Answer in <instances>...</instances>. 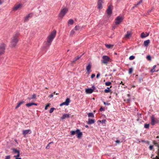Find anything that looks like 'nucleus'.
<instances>
[{
	"label": "nucleus",
	"mask_w": 159,
	"mask_h": 159,
	"mask_svg": "<svg viewBox=\"0 0 159 159\" xmlns=\"http://www.w3.org/2000/svg\"><path fill=\"white\" fill-rule=\"evenodd\" d=\"M156 123L154 116H152L151 117V124L152 125H154Z\"/></svg>",
	"instance_id": "14"
},
{
	"label": "nucleus",
	"mask_w": 159,
	"mask_h": 159,
	"mask_svg": "<svg viewBox=\"0 0 159 159\" xmlns=\"http://www.w3.org/2000/svg\"><path fill=\"white\" fill-rule=\"evenodd\" d=\"M112 6L111 5H109L107 10V14L110 15L112 13Z\"/></svg>",
	"instance_id": "7"
},
{
	"label": "nucleus",
	"mask_w": 159,
	"mask_h": 159,
	"mask_svg": "<svg viewBox=\"0 0 159 159\" xmlns=\"http://www.w3.org/2000/svg\"><path fill=\"white\" fill-rule=\"evenodd\" d=\"M81 27L80 26H79V25H76L75 26L74 30H78L80 29Z\"/></svg>",
	"instance_id": "30"
},
{
	"label": "nucleus",
	"mask_w": 159,
	"mask_h": 159,
	"mask_svg": "<svg viewBox=\"0 0 159 159\" xmlns=\"http://www.w3.org/2000/svg\"><path fill=\"white\" fill-rule=\"evenodd\" d=\"M153 148V146L152 145H150L149 147V148L150 150H152Z\"/></svg>",
	"instance_id": "47"
},
{
	"label": "nucleus",
	"mask_w": 159,
	"mask_h": 159,
	"mask_svg": "<svg viewBox=\"0 0 159 159\" xmlns=\"http://www.w3.org/2000/svg\"><path fill=\"white\" fill-rule=\"evenodd\" d=\"M156 67V65H154L153 66L151 70L150 71L152 73H153L154 72L156 71L155 69Z\"/></svg>",
	"instance_id": "27"
},
{
	"label": "nucleus",
	"mask_w": 159,
	"mask_h": 159,
	"mask_svg": "<svg viewBox=\"0 0 159 159\" xmlns=\"http://www.w3.org/2000/svg\"><path fill=\"white\" fill-rule=\"evenodd\" d=\"M33 103H27L26 104V106L27 107H30L31 106H32V105H33Z\"/></svg>",
	"instance_id": "32"
},
{
	"label": "nucleus",
	"mask_w": 159,
	"mask_h": 159,
	"mask_svg": "<svg viewBox=\"0 0 159 159\" xmlns=\"http://www.w3.org/2000/svg\"><path fill=\"white\" fill-rule=\"evenodd\" d=\"M53 142H50L48 144V145H47V146H46V148L47 149H49V148H50V144H51V143H53Z\"/></svg>",
	"instance_id": "37"
},
{
	"label": "nucleus",
	"mask_w": 159,
	"mask_h": 159,
	"mask_svg": "<svg viewBox=\"0 0 159 159\" xmlns=\"http://www.w3.org/2000/svg\"><path fill=\"white\" fill-rule=\"evenodd\" d=\"M33 105H36V106L37 105V104H36V103H33Z\"/></svg>",
	"instance_id": "61"
},
{
	"label": "nucleus",
	"mask_w": 159,
	"mask_h": 159,
	"mask_svg": "<svg viewBox=\"0 0 159 159\" xmlns=\"http://www.w3.org/2000/svg\"><path fill=\"white\" fill-rule=\"evenodd\" d=\"M105 84L106 86H109L111 84V83L110 82H107L105 83Z\"/></svg>",
	"instance_id": "33"
},
{
	"label": "nucleus",
	"mask_w": 159,
	"mask_h": 159,
	"mask_svg": "<svg viewBox=\"0 0 159 159\" xmlns=\"http://www.w3.org/2000/svg\"><path fill=\"white\" fill-rule=\"evenodd\" d=\"M111 91V90L110 89V88L109 87H107V89H105L104 90V92L105 93H108L109 92H110Z\"/></svg>",
	"instance_id": "26"
},
{
	"label": "nucleus",
	"mask_w": 159,
	"mask_h": 159,
	"mask_svg": "<svg viewBox=\"0 0 159 159\" xmlns=\"http://www.w3.org/2000/svg\"><path fill=\"white\" fill-rule=\"evenodd\" d=\"M105 46L108 48L109 49H112L113 48L114 45H111V44H105Z\"/></svg>",
	"instance_id": "20"
},
{
	"label": "nucleus",
	"mask_w": 159,
	"mask_h": 159,
	"mask_svg": "<svg viewBox=\"0 0 159 159\" xmlns=\"http://www.w3.org/2000/svg\"><path fill=\"white\" fill-rule=\"evenodd\" d=\"M156 153L157 154V156H158V157H159V152H157Z\"/></svg>",
	"instance_id": "56"
},
{
	"label": "nucleus",
	"mask_w": 159,
	"mask_h": 159,
	"mask_svg": "<svg viewBox=\"0 0 159 159\" xmlns=\"http://www.w3.org/2000/svg\"><path fill=\"white\" fill-rule=\"evenodd\" d=\"M153 143L154 145L156 146L159 147V145L158 144V143H157L155 141H154L153 142Z\"/></svg>",
	"instance_id": "39"
},
{
	"label": "nucleus",
	"mask_w": 159,
	"mask_h": 159,
	"mask_svg": "<svg viewBox=\"0 0 159 159\" xmlns=\"http://www.w3.org/2000/svg\"><path fill=\"white\" fill-rule=\"evenodd\" d=\"M24 102H25L24 101H20V102H18L17 103V106L15 107V109H17L19 107H20V106L21 104H23L24 103Z\"/></svg>",
	"instance_id": "19"
},
{
	"label": "nucleus",
	"mask_w": 159,
	"mask_h": 159,
	"mask_svg": "<svg viewBox=\"0 0 159 159\" xmlns=\"http://www.w3.org/2000/svg\"><path fill=\"white\" fill-rule=\"evenodd\" d=\"M152 159H159V157H158V156H156L155 158H154Z\"/></svg>",
	"instance_id": "52"
},
{
	"label": "nucleus",
	"mask_w": 159,
	"mask_h": 159,
	"mask_svg": "<svg viewBox=\"0 0 159 159\" xmlns=\"http://www.w3.org/2000/svg\"><path fill=\"white\" fill-rule=\"evenodd\" d=\"M149 35V34L148 33L147 35H146L143 32L141 34V37L142 38H144L147 36H148Z\"/></svg>",
	"instance_id": "21"
},
{
	"label": "nucleus",
	"mask_w": 159,
	"mask_h": 159,
	"mask_svg": "<svg viewBox=\"0 0 159 159\" xmlns=\"http://www.w3.org/2000/svg\"><path fill=\"white\" fill-rule=\"evenodd\" d=\"M3 2L1 0H0V4H1Z\"/></svg>",
	"instance_id": "60"
},
{
	"label": "nucleus",
	"mask_w": 159,
	"mask_h": 159,
	"mask_svg": "<svg viewBox=\"0 0 159 159\" xmlns=\"http://www.w3.org/2000/svg\"><path fill=\"white\" fill-rule=\"evenodd\" d=\"M36 98V96L35 94H34L31 97H28V99L29 100H30L32 99H34Z\"/></svg>",
	"instance_id": "25"
},
{
	"label": "nucleus",
	"mask_w": 159,
	"mask_h": 159,
	"mask_svg": "<svg viewBox=\"0 0 159 159\" xmlns=\"http://www.w3.org/2000/svg\"><path fill=\"white\" fill-rule=\"evenodd\" d=\"M133 72V69L132 68H130L129 69V73L130 74H131Z\"/></svg>",
	"instance_id": "38"
},
{
	"label": "nucleus",
	"mask_w": 159,
	"mask_h": 159,
	"mask_svg": "<svg viewBox=\"0 0 159 159\" xmlns=\"http://www.w3.org/2000/svg\"><path fill=\"white\" fill-rule=\"evenodd\" d=\"M126 100H127L128 102H129V101H130V98H127V99H126Z\"/></svg>",
	"instance_id": "57"
},
{
	"label": "nucleus",
	"mask_w": 159,
	"mask_h": 159,
	"mask_svg": "<svg viewBox=\"0 0 159 159\" xmlns=\"http://www.w3.org/2000/svg\"><path fill=\"white\" fill-rule=\"evenodd\" d=\"M56 34V31L54 30L52 31L49 35L47 38V45L49 46L51 44L54 38L55 37Z\"/></svg>",
	"instance_id": "2"
},
{
	"label": "nucleus",
	"mask_w": 159,
	"mask_h": 159,
	"mask_svg": "<svg viewBox=\"0 0 159 159\" xmlns=\"http://www.w3.org/2000/svg\"><path fill=\"white\" fill-rule=\"evenodd\" d=\"M22 6L21 4L15 5L13 8V10L15 11H17L18 9L21 8Z\"/></svg>",
	"instance_id": "11"
},
{
	"label": "nucleus",
	"mask_w": 159,
	"mask_h": 159,
	"mask_svg": "<svg viewBox=\"0 0 159 159\" xmlns=\"http://www.w3.org/2000/svg\"><path fill=\"white\" fill-rule=\"evenodd\" d=\"M70 99L69 98H67L66 99V101L61 103L60 106H61L63 105H65L66 106H68L70 102Z\"/></svg>",
	"instance_id": "9"
},
{
	"label": "nucleus",
	"mask_w": 159,
	"mask_h": 159,
	"mask_svg": "<svg viewBox=\"0 0 159 159\" xmlns=\"http://www.w3.org/2000/svg\"><path fill=\"white\" fill-rule=\"evenodd\" d=\"M95 76V74H92L91 76V79H93L94 77Z\"/></svg>",
	"instance_id": "43"
},
{
	"label": "nucleus",
	"mask_w": 159,
	"mask_h": 159,
	"mask_svg": "<svg viewBox=\"0 0 159 159\" xmlns=\"http://www.w3.org/2000/svg\"><path fill=\"white\" fill-rule=\"evenodd\" d=\"M100 75V74L99 73H98L97 75V76H96V78H99V77Z\"/></svg>",
	"instance_id": "49"
},
{
	"label": "nucleus",
	"mask_w": 159,
	"mask_h": 159,
	"mask_svg": "<svg viewBox=\"0 0 159 159\" xmlns=\"http://www.w3.org/2000/svg\"><path fill=\"white\" fill-rule=\"evenodd\" d=\"M70 115V114H64L61 117V118L62 119H64L66 118H68L69 117Z\"/></svg>",
	"instance_id": "15"
},
{
	"label": "nucleus",
	"mask_w": 159,
	"mask_h": 159,
	"mask_svg": "<svg viewBox=\"0 0 159 159\" xmlns=\"http://www.w3.org/2000/svg\"><path fill=\"white\" fill-rule=\"evenodd\" d=\"M149 127V124H145L144 125V128L146 129H148Z\"/></svg>",
	"instance_id": "36"
},
{
	"label": "nucleus",
	"mask_w": 159,
	"mask_h": 159,
	"mask_svg": "<svg viewBox=\"0 0 159 159\" xmlns=\"http://www.w3.org/2000/svg\"><path fill=\"white\" fill-rule=\"evenodd\" d=\"M75 33V31L74 30H72L70 33V35L72 36Z\"/></svg>",
	"instance_id": "35"
},
{
	"label": "nucleus",
	"mask_w": 159,
	"mask_h": 159,
	"mask_svg": "<svg viewBox=\"0 0 159 159\" xmlns=\"http://www.w3.org/2000/svg\"><path fill=\"white\" fill-rule=\"evenodd\" d=\"M116 143H120V141L119 140H117L116 141Z\"/></svg>",
	"instance_id": "53"
},
{
	"label": "nucleus",
	"mask_w": 159,
	"mask_h": 159,
	"mask_svg": "<svg viewBox=\"0 0 159 159\" xmlns=\"http://www.w3.org/2000/svg\"><path fill=\"white\" fill-rule=\"evenodd\" d=\"M54 109H55V108H51L49 110V113H52L53 112Z\"/></svg>",
	"instance_id": "40"
},
{
	"label": "nucleus",
	"mask_w": 159,
	"mask_h": 159,
	"mask_svg": "<svg viewBox=\"0 0 159 159\" xmlns=\"http://www.w3.org/2000/svg\"><path fill=\"white\" fill-rule=\"evenodd\" d=\"M19 34H20L18 32H17L13 35L10 43L11 47H13L16 45L18 41V37Z\"/></svg>",
	"instance_id": "1"
},
{
	"label": "nucleus",
	"mask_w": 159,
	"mask_h": 159,
	"mask_svg": "<svg viewBox=\"0 0 159 159\" xmlns=\"http://www.w3.org/2000/svg\"><path fill=\"white\" fill-rule=\"evenodd\" d=\"M150 42V40L148 39L144 41V45L145 46H147Z\"/></svg>",
	"instance_id": "22"
},
{
	"label": "nucleus",
	"mask_w": 159,
	"mask_h": 159,
	"mask_svg": "<svg viewBox=\"0 0 159 159\" xmlns=\"http://www.w3.org/2000/svg\"><path fill=\"white\" fill-rule=\"evenodd\" d=\"M143 0H140L137 4L139 5V4L141 3L142 2Z\"/></svg>",
	"instance_id": "48"
},
{
	"label": "nucleus",
	"mask_w": 159,
	"mask_h": 159,
	"mask_svg": "<svg viewBox=\"0 0 159 159\" xmlns=\"http://www.w3.org/2000/svg\"><path fill=\"white\" fill-rule=\"evenodd\" d=\"M138 4H134V6L135 7H137V6H138Z\"/></svg>",
	"instance_id": "58"
},
{
	"label": "nucleus",
	"mask_w": 159,
	"mask_h": 159,
	"mask_svg": "<svg viewBox=\"0 0 159 159\" xmlns=\"http://www.w3.org/2000/svg\"><path fill=\"white\" fill-rule=\"evenodd\" d=\"M103 3V0H98V8L101 9L102 8V4Z\"/></svg>",
	"instance_id": "10"
},
{
	"label": "nucleus",
	"mask_w": 159,
	"mask_h": 159,
	"mask_svg": "<svg viewBox=\"0 0 159 159\" xmlns=\"http://www.w3.org/2000/svg\"><path fill=\"white\" fill-rule=\"evenodd\" d=\"M131 32L128 31L127 32V33L125 35V38L126 39L129 38L131 36Z\"/></svg>",
	"instance_id": "16"
},
{
	"label": "nucleus",
	"mask_w": 159,
	"mask_h": 159,
	"mask_svg": "<svg viewBox=\"0 0 159 159\" xmlns=\"http://www.w3.org/2000/svg\"><path fill=\"white\" fill-rule=\"evenodd\" d=\"M123 18L120 16L117 17L116 19L115 23L116 25L119 24L122 21Z\"/></svg>",
	"instance_id": "6"
},
{
	"label": "nucleus",
	"mask_w": 159,
	"mask_h": 159,
	"mask_svg": "<svg viewBox=\"0 0 159 159\" xmlns=\"http://www.w3.org/2000/svg\"><path fill=\"white\" fill-rule=\"evenodd\" d=\"M71 135H74L77 133V130L75 131H71L70 132Z\"/></svg>",
	"instance_id": "29"
},
{
	"label": "nucleus",
	"mask_w": 159,
	"mask_h": 159,
	"mask_svg": "<svg viewBox=\"0 0 159 159\" xmlns=\"http://www.w3.org/2000/svg\"><path fill=\"white\" fill-rule=\"evenodd\" d=\"M91 67L92 65L90 63H89L88 65L86 66V69L88 74H89V71L91 68Z\"/></svg>",
	"instance_id": "13"
},
{
	"label": "nucleus",
	"mask_w": 159,
	"mask_h": 159,
	"mask_svg": "<svg viewBox=\"0 0 159 159\" xmlns=\"http://www.w3.org/2000/svg\"><path fill=\"white\" fill-rule=\"evenodd\" d=\"M15 159H21V158L20 157L18 158V157H16Z\"/></svg>",
	"instance_id": "64"
},
{
	"label": "nucleus",
	"mask_w": 159,
	"mask_h": 159,
	"mask_svg": "<svg viewBox=\"0 0 159 159\" xmlns=\"http://www.w3.org/2000/svg\"><path fill=\"white\" fill-rule=\"evenodd\" d=\"M13 151V152L14 153H18V152L20 153V151L19 150H16V149L15 148H13L12 149Z\"/></svg>",
	"instance_id": "28"
},
{
	"label": "nucleus",
	"mask_w": 159,
	"mask_h": 159,
	"mask_svg": "<svg viewBox=\"0 0 159 159\" xmlns=\"http://www.w3.org/2000/svg\"><path fill=\"white\" fill-rule=\"evenodd\" d=\"M74 22L73 20L70 19L69 20L68 22V25H72L73 24Z\"/></svg>",
	"instance_id": "23"
},
{
	"label": "nucleus",
	"mask_w": 159,
	"mask_h": 159,
	"mask_svg": "<svg viewBox=\"0 0 159 159\" xmlns=\"http://www.w3.org/2000/svg\"><path fill=\"white\" fill-rule=\"evenodd\" d=\"M93 90L91 89H86V92L87 93H93Z\"/></svg>",
	"instance_id": "17"
},
{
	"label": "nucleus",
	"mask_w": 159,
	"mask_h": 159,
	"mask_svg": "<svg viewBox=\"0 0 159 159\" xmlns=\"http://www.w3.org/2000/svg\"><path fill=\"white\" fill-rule=\"evenodd\" d=\"M105 121H106V120H102V123H105Z\"/></svg>",
	"instance_id": "54"
},
{
	"label": "nucleus",
	"mask_w": 159,
	"mask_h": 159,
	"mask_svg": "<svg viewBox=\"0 0 159 159\" xmlns=\"http://www.w3.org/2000/svg\"><path fill=\"white\" fill-rule=\"evenodd\" d=\"M88 116L89 117H93L94 115L92 113H89L88 114Z\"/></svg>",
	"instance_id": "31"
},
{
	"label": "nucleus",
	"mask_w": 159,
	"mask_h": 159,
	"mask_svg": "<svg viewBox=\"0 0 159 159\" xmlns=\"http://www.w3.org/2000/svg\"><path fill=\"white\" fill-rule=\"evenodd\" d=\"M103 61L102 62L104 64H107L109 61L110 58L106 56H104L102 57Z\"/></svg>",
	"instance_id": "5"
},
{
	"label": "nucleus",
	"mask_w": 159,
	"mask_h": 159,
	"mask_svg": "<svg viewBox=\"0 0 159 159\" xmlns=\"http://www.w3.org/2000/svg\"><path fill=\"white\" fill-rule=\"evenodd\" d=\"M104 108H103V107H101L100 108V110L101 111H103L104 110Z\"/></svg>",
	"instance_id": "50"
},
{
	"label": "nucleus",
	"mask_w": 159,
	"mask_h": 159,
	"mask_svg": "<svg viewBox=\"0 0 159 159\" xmlns=\"http://www.w3.org/2000/svg\"><path fill=\"white\" fill-rule=\"evenodd\" d=\"M152 9H151L150 10H149L148 11V12H150L152 11Z\"/></svg>",
	"instance_id": "59"
},
{
	"label": "nucleus",
	"mask_w": 159,
	"mask_h": 159,
	"mask_svg": "<svg viewBox=\"0 0 159 159\" xmlns=\"http://www.w3.org/2000/svg\"><path fill=\"white\" fill-rule=\"evenodd\" d=\"M31 133V131L30 129L27 130H24L23 131L22 134L25 137H26V135L27 134H30Z\"/></svg>",
	"instance_id": "8"
},
{
	"label": "nucleus",
	"mask_w": 159,
	"mask_h": 159,
	"mask_svg": "<svg viewBox=\"0 0 159 159\" xmlns=\"http://www.w3.org/2000/svg\"><path fill=\"white\" fill-rule=\"evenodd\" d=\"M20 153H17V154L16 155H15L14 156V157H19V156H20Z\"/></svg>",
	"instance_id": "42"
},
{
	"label": "nucleus",
	"mask_w": 159,
	"mask_h": 159,
	"mask_svg": "<svg viewBox=\"0 0 159 159\" xmlns=\"http://www.w3.org/2000/svg\"><path fill=\"white\" fill-rule=\"evenodd\" d=\"M95 122L94 120L89 119L88 121L87 122V124L89 125L93 124Z\"/></svg>",
	"instance_id": "18"
},
{
	"label": "nucleus",
	"mask_w": 159,
	"mask_h": 159,
	"mask_svg": "<svg viewBox=\"0 0 159 159\" xmlns=\"http://www.w3.org/2000/svg\"><path fill=\"white\" fill-rule=\"evenodd\" d=\"M50 106V104H48L46 106V107H45V110H47V108L48 107H49Z\"/></svg>",
	"instance_id": "46"
},
{
	"label": "nucleus",
	"mask_w": 159,
	"mask_h": 159,
	"mask_svg": "<svg viewBox=\"0 0 159 159\" xmlns=\"http://www.w3.org/2000/svg\"><path fill=\"white\" fill-rule=\"evenodd\" d=\"M10 156L9 155L7 156H6L5 159H10Z\"/></svg>",
	"instance_id": "45"
},
{
	"label": "nucleus",
	"mask_w": 159,
	"mask_h": 159,
	"mask_svg": "<svg viewBox=\"0 0 159 159\" xmlns=\"http://www.w3.org/2000/svg\"><path fill=\"white\" fill-rule=\"evenodd\" d=\"M6 47V45L4 43H2L0 45V55L4 54Z\"/></svg>",
	"instance_id": "4"
},
{
	"label": "nucleus",
	"mask_w": 159,
	"mask_h": 159,
	"mask_svg": "<svg viewBox=\"0 0 159 159\" xmlns=\"http://www.w3.org/2000/svg\"><path fill=\"white\" fill-rule=\"evenodd\" d=\"M80 57H78L77 58H75V60L73 61V62H75L78 59L80 58Z\"/></svg>",
	"instance_id": "44"
},
{
	"label": "nucleus",
	"mask_w": 159,
	"mask_h": 159,
	"mask_svg": "<svg viewBox=\"0 0 159 159\" xmlns=\"http://www.w3.org/2000/svg\"><path fill=\"white\" fill-rule=\"evenodd\" d=\"M147 59L149 61H150L151 60V57L150 55L148 56L147 57Z\"/></svg>",
	"instance_id": "41"
},
{
	"label": "nucleus",
	"mask_w": 159,
	"mask_h": 159,
	"mask_svg": "<svg viewBox=\"0 0 159 159\" xmlns=\"http://www.w3.org/2000/svg\"><path fill=\"white\" fill-rule=\"evenodd\" d=\"M53 96V95L52 93L50 94L49 96V97L50 98H52Z\"/></svg>",
	"instance_id": "51"
},
{
	"label": "nucleus",
	"mask_w": 159,
	"mask_h": 159,
	"mask_svg": "<svg viewBox=\"0 0 159 159\" xmlns=\"http://www.w3.org/2000/svg\"><path fill=\"white\" fill-rule=\"evenodd\" d=\"M31 14H29L25 17V21H26L29 20V18Z\"/></svg>",
	"instance_id": "24"
},
{
	"label": "nucleus",
	"mask_w": 159,
	"mask_h": 159,
	"mask_svg": "<svg viewBox=\"0 0 159 159\" xmlns=\"http://www.w3.org/2000/svg\"><path fill=\"white\" fill-rule=\"evenodd\" d=\"M134 58H135V57L134 56H130L129 57V59L130 60H132L134 59Z\"/></svg>",
	"instance_id": "34"
},
{
	"label": "nucleus",
	"mask_w": 159,
	"mask_h": 159,
	"mask_svg": "<svg viewBox=\"0 0 159 159\" xmlns=\"http://www.w3.org/2000/svg\"><path fill=\"white\" fill-rule=\"evenodd\" d=\"M77 137L79 139L80 138L82 135V132H81L79 129H77Z\"/></svg>",
	"instance_id": "12"
},
{
	"label": "nucleus",
	"mask_w": 159,
	"mask_h": 159,
	"mask_svg": "<svg viewBox=\"0 0 159 159\" xmlns=\"http://www.w3.org/2000/svg\"><path fill=\"white\" fill-rule=\"evenodd\" d=\"M85 127L86 128H88L89 127V126L88 125H85Z\"/></svg>",
	"instance_id": "63"
},
{
	"label": "nucleus",
	"mask_w": 159,
	"mask_h": 159,
	"mask_svg": "<svg viewBox=\"0 0 159 159\" xmlns=\"http://www.w3.org/2000/svg\"><path fill=\"white\" fill-rule=\"evenodd\" d=\"M157 147L158 148V149H157V152H159V147Z\"/></svg>",
	"instance_id": "62"
},
{
	"label": "nucleus",
	"mask_w": 159,
	"mask_h": 159,
	"mask_svg": "<svg viewBox=\"0 0 159 159\" xmlns=\"http://www.w3.org/2000/svg\"><path fill=\"white\" fill-rule=\"evenodd\" d=\"M68 11V9L66 8H64L61 9L58 15L59 17L61 18H63Z\"/></svg>",
	"instance_id": "3"
},
{
	"label": "nucleus",
	"mask_w": 159,
	"mask_h": 159,
	"mask_svg": "<svg viewBox=\"0 0 159 159\" xmlns=\"http://www.w3.org/2000/svg\"><path fill=\"white\" fill-rule=\"evenodd\" d=\"M143 81V79L142 78H140L139 79V81L140 82L142 81Z\"/></svg>",
	"instance_id": "55"
}]
</instances>
